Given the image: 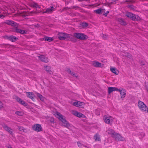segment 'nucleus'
Returning a JSON list of instances; mask_svg holds the SVG:
<instances>
[{"mask_svg": "<svg viewBox=\"0 0 148 148\" xmlns=\"http://www.w3.org/2000/svg\"><path fill=\"white\" fill-rule=\"evenodd\" d=\"M13 31L14 32L21 34H26L27 32V31L18 28V27L13 28Z\"/></svg>", "mask_w": 148, "mask_h": 148, "instance_id": "obj_6", "label": "nucleus"}, {"mask_svg": "<svg viewBox=\"0 0 148 148\" xmlns=\"http://www.w3.org/2000/svg\"><path fill=\"white\" fill-rule=\"evenodd\" d=\"M74 36L77 39L80 40H85L87 39V36L83 34L79 33H74Z\"/></svg>", "mask_w": 148, "mask_h": 148, "instance_id": "obj_2", "label": "nucleus"}, {"mask_svg": "<svg viewBox=\"0 0 148 148\" xmlns=\"http://www.w3.org/2000/svg\"><path fill=\"white\" fill-rule=\"evenodd\" d=\"M141 135L143 136L142 138H143L145 136V134L143 133H142L141 134Z\"/></svg>", "mask_w": 148, "mask_h": 148, "instance_id": "obj_48", "label": "nucleus"}, {"mask_svg": "<svg viewBox=\"0 0 148 148\" xmlns=\"http://www.w3.org/2000/svg\"><path fill=\"white\" fill-rule=\"evenodd\" d=\"M12 21L11 20H8L5 22V23L9 25H11V23L12 22Z\"/></svg>", "mask_w": 148, "mask_h": 148, "instance_id": "obj_38", "label": "nucleus"}, {"mask_svg": "<svg viewBox=\"0 0 148 148\" xmlns=\"http://www.w3.org/2000/svg\"><path fill=\"white\" fill-rule=\"evenodd\" d=\"M7 148H12L11 145H9L7 147Z\"/></svg>", "mask_w": 148, "mask_h": 148, "instance_id": "obj_51", "label": "nucleus"}, {"mask_svg": "<svg viewBox=\"0 0 148 148\" xmlns=\"http://www.w3.org/2000/svg\"><path fill=\"white\" fill-rule=\"evenodd\" d=\"M118 91L120 92L121 98H123L125 97L126 95L125 91L124 89L122 88L121 90L119 89Z\"/></svg>", "mask_w": 148, "mask_h": 148, "instance_id": "obj_12", "label": "nucleus"}, {"mask_svg": "<svg viewBox=\"0 0 148 148\" xmlns=\"http://www.w3.org/2000/svg\"><path fill=\"white\" fill-rule=\"evenodd\" d=\"M3 106V104L0 101V108H2Z\"/></svg>", "mask_w": 148, "mask_h": 148, "instance_id": "obj_44", "label": "nucleus"}, {"mask_svg": "<svg viewBox=\"0 0 148 148\" xmlns=\"http://www.w3.org/2000/svg\"><path fill=\"white\" fill-rule=\"evenodd\" d=\"M99 114H99V113L97 114V115H99Z\"/></svg>", "mask_w": 148, "mask_h": 148, "instance_id": "obj_58", "label": "nucleus"}, {"mask_svg": "<svg viewBox=\"0 0 148 148\" xmlns=\"http://www.w3.org/2000/svg\"><path fill=\"white\" fill-rule=\"evenodd\" d=\"M26 93L27 94V97L32 99V100H33L34 99V98L33 97L34 95L33 93L30 92H27Z\"/></svg>", "mask_w": 148, "mask_h": 148, "instance_id": "obj_19", "label": "nucleus"}, {"mask_svg": "<svg viewBox=\"0 0 148 148\" xmlns=\"http://www.w3.org/2000/svg\"><path fill=\"white\" fill-rule=\"evenodd\" d=\"M70 35L63 33L58 34V38L60 40H65L66 38L70 37Z\"/></svg>", "mask_w": 148, "mask_h": 148, "instance_id": "obj_5", "label": "nucleus"}, {"mask_svg": "<svg viewBox=\"0 0 148 148\" xmlns=\"http://www.w3.org/2000/svg\"><path fill=\"white\" fill-rule=\"evenodd\" d=\"M119 134L115 132L114 135L112 136V137L114 138L116 140H117L116 138H118V137L119 136Z\"/></svg>", "mask_w": 148, "mask_h": 148, "instance_id": "obj_27", "label": "nucleus"}, {"mask_svg": "<svg viewBox=\"0 0 148 148\" xmlns=\"http://www.w3.org/2000/svg\"><path fill=\"white\" fill-rule=\"evenodd\" d=\"M4 17V16L3 15L0 14V18H1L2 19Z\"/></svg>", "mask_w": 148, "mask_h": 148, "instance_id": "obj_46", "label": "nucleus"}, {"mask_svg": "<svg viewBox=\"0 0 148 148\" xmlns=\"http://www.w3.org/2000/svg\"><path fill=\"white\" fill-rule=\"evenodd\" d=\"M67 71L69 74H70L73 77H77V75L76 74H75L74 72H72L69 69H68L67 70Z\"/></svg>", "mask_w": 148, "mask_h": 148, "instance_id": "obj_22", "label": "nucleus"}, {"mask_svg": "<svg viewBox=\"0 0 148 148\" xmlns=\"http://www.w3.org/2000/svg\"><path fill=\"white\" fill-rule=\"evenodd\" d=\"M109 11H106V14H108L109 13Z\"/></svg>", "mask_w": 148, "mask_h": 148, "instance_id": "obj_56", "label": "nucleus"}, {"mask_svg": "<svg viewBox=\"0 0 148 148\" xmlns=\"http://www.w3.org/2000/svg\"><path fill=\"white\" fill-rule=\"evenodd\" d=\"M46 70L48 72H51L50 70V67L49 66H46Z\"/></svg>", "mask_w": 148, "mask_h": 148, "instance_id": "obj_36", "label": "nucleus"}, {"mask_svg": "<svg viewBox=\"0 0 148 148\" xmlns=\"http://www.w3.org/2000/svg\"><path fill=\"white\" fill-rule=\"evenodd\" d=\"M92 64L95 67H101V64L98 62L93 61Z\"/></svg>", "mask_w": 148, "mask_h": 148, "instance_id": "obj_14", "label": "nucleus"}, {"mask_svg": "<svg viewBox=\"0 0 148 148\" xmlns=\"http://www.w3.org/2000/svg\"><path fill=\"white\" fill-rule=\"evenodd\" d=\"M83 147H86V148H88V147L87 146H85V145H84V146H83Z\"/></svg>", "mask_w": 148, "mask_h": 148, "instance_id": "obj_57", "label": "nucleus"}, {"mask_svg": "<svg viewBox=\"0 0 148 148\" xmlns=\"http://www.w3.org/2000/svg\"><path fill=\"white\" fill-rule=\"evenodd\" d=\"M117 21L119 24L125 26L127 24L126 22L123 18H118Z\"/></svg>", "mask_w": 148, "mask_h": 148, "instance_id": "obj_16", "label": "nucleus"}, {"mask_svg": "<svg viewBox=\"0 0 148 148\" xmlns=\"http://www.w3.org/2000/svg\"><path fill=\"white\" fill-rule=\"evenodd\" d=\"M30 5L31 7L34 8H35L36 9L38 8H40V6L37 3L35 2H33L30 3Z\"/></svg>", "mask_w": 148, "mask_h": 148, "instance_id": "obj_17", "label": "nucleus"}, {"mask_svg": "<svg viewBox=\"0 0 148 148\" xmlns=\"http://www.w3.org/2000/svg\"><path fill=\"white\" fill-rule=\"evenodd\" d=\"M77 116L79 117V118H84L85 117V116L84 115L82 114V113L78 112Z\"/></svg>", "mask_w": 148, "mask_h": 148, "instance_id": "obj_31", "label": "nucleus"}, {"mask_svg": "<svg viewBox=\"0 0 148 148\" xmlns=\"http://www.w3.org/2000/svg\"><path fill=\"white\" fill-rule=\"evenodd\" d=\"M125 56L129 58H130L131 57L130 54L129 53H127L126 54Z\"/></svg>", "mask_w": 148, "mask_h": 148, "instance_id": "obj_43", "label": "nucleus"}, {"mask_svg": "<svg viewBox=\"0 0 148 148\" xmlns=\"http://www.w3.org/2000/svg\"><path fill=\"white\" fill-rule=\"evenodd\" d=\"M77 144L78 145V146L79 147H82L83 146H84V145L81 144L80 142L78 141L77 142Z\"/></svg>", "mask_w": 148, "mask_h": 148, "instance_id": "obj_35", "label": "nucleus"}, {"mask_svg": "<svg viewBox=\"0 0 148 148\" xmlns=\"http://www.w3.org/2000/svg\"><path fill=\"white\" fill-rule=\"evenodd\" d=\"M34 12H31L29 13V15H32V14Z\"/></svg>", "mask_w": 148, "mask_h": 148, "instance_id": "obj_53", "label": "nucleus"}, {"mask_svg": "<svg viewBox=\"0 0 148 148\" xmlns=\"http://www.w3.org/2000/svg\"><path fill=\"white\" fill-rule=\"evenodd\" d=\"M15 114L18 115V116H21L22 115V113L20 111H17L15 112Z\"/></svg>", "mask_w": 148, "mask_h": 148, "instance_id": "obj_37", "label": "nucleus"}, {"mask_svg": "<svg viewBox=\"0 0 148 148\" xmlns=\"http://www.w3.org/2000/svg\"><path fill=\"white\" fill-rule=\"evenodd\" d=\"M106 10L105 9H101V8L99 9L94 10V12L98 14H100L101 12H105Z\"/></svg>", "mask_w": 148, "mask_h": 148, "instance_id": "obj_18", "label": "nucleus"}, {"mask_svg": "<svg viewBox=\"0 0 148 148\" xmlns=\"http://www.w3.org/2000/svg\"><path fill=\"white\" fill-rule=\"evenodd\" d=\"M130 2V1L129 0H126L125 1V2Z\"/></svg>", "mask_w": 148, "mask_h": 148, "instance_id": "obj_52", "label": "nucleus"}, {"mask_svg": "<svg viewBox=\"0 0 148 148\" xmlns=\"http://www.w3.org/2000/svg\"><path fill=\"white\" fill-rule=\"evenodd\" d=\"M6 38L12 42H15L18 39V38L13 35H11L10 36H7Z\"/></svg>", "mask_w": 148, "mask_h": 148, "instance_id": "obj_8", "label": "nucleus"}, {"mask_svg": "<svg viewBox=\"0 0 148 148\" xmlns=\"http://www.w3.org/2000/svg\"><path fill=\"white\" fill-rule=\"evenodd\" d=\"M36 95L37 97L39 98L41 101H43L44 100V98L40 94L37 92L36 93Z\"/></svg>", "mask_w": 148, "mask_h": 148, "instance_id": "obj_24", "label": "nucleus"}, {"mask_svg": "<svg viewBox=\"0 0 148 148\" xmlns=\"http://www.w3.org/2000/svg\"><path fill=\"white\" fill-rule=\"evenodd\" d=\"M119 89L115 87H109L108 88V92L110 94L114 91H118Z\"/></svg>", "mask_w": 148, "mask_h": 148, "instance_id": "obj_11", "label": "nucleus"}, {"mask_svg": "<svg viewBox=\"0 0 148 148\" xmlns=\"http://www.w3.org/2000/svg\"><path fill=\"white\" fill-rule=\"evenodd\" d=\"M110 69L111 71L116 75H118L119 73L118 70L115 68H110Z\"/></svg>", "mask_w": 148, "mask_h": 148, "instance_id": "obj_21", "label": "nucleus"}, {"mask_svg": "<svg viewBox=\"0 0 148 148\" xmlns=\"http://www.w3.org/2000/svg\"><path fill=\"white\" fill-rule=\"evenodd\" d=\"M9 133L11 134H12L13 133V130L11 128H10V129H8L7 131Z\"/></svg>", "mask_w": 148, "mask_h": 148, "instance_id": "obj_39", "label": "nucleus"}, {"mask_svg": "<svg viewBox=\"0 0 148 148\" xmlns=\"http://www.w3.org/2000/svg\"><path fill=\"white\" fill-rule=\"evenodd\" d=\"M56 114L59 116V119L62 122H66V120L65 119L63 118V116L61 114L58 112H56Z\"/></svg>", "mask_w": 148, "mask_h": 148, "instance_id": "obj_15", "label": "nucleus"}, {"mask_svg": "<svg viewBox=\"0 0 148 148\" xmlns=\"http://www.w3.org/2000/svg\"><path fill=\"white\" fill-rule=\"evenodd\" d=\"M138 107L141 110L147 111L148 112V108L146 105L142 102L139 101L138 102Z\"/></svg>", "mask_w": 148, "mask_h": 148, "instance_id": "obj_4", "label": "nucleus"}, {"mask_svg": "<svg viewBox=\"0 0 148 148\" xmlns=\"http://www.w3.org/2000/svg\"><path fill=\"white\" fill-rule=\"evenodd\" d=\"M32 129L34 130L39 132L42 131V128L41 125L39 124H36L32 126Z\"/></svg>", "mask_w": 148, "mask_h": 148, "instance_id": "obj_7", "label": "nucleus"}, {"mask_svg": "<svg viewBox=\"0 0 148 148\" xmlns=\"http://www.w3.org/2000/svg\"><path fill=\"white\" fill-rule=\"evenodd\" d=\"M62 125L65 127H68L70 126L69 123L66 120V122H62Z\"/></svg>", "mask_w": 148, "mask_h": 148, "instance_id": "obj_25", "label": "nucleus"}, {"mask_svg": "<svg viewBox=\"0 0 148 148\" xmlns=\"http://www.w3.org/2000/svg\"><path fill=\"white\" fill-rule=\"evenodd\" d=\"M77 14L76 13H72L71 14V15L72 16H74L76 15Z\"/></svg>", "mask_w": 148, "mask_h": 148, "instance_id": "obj_45", "label": "nucleus"}, {"mask_svg": "<svg viewBox=\"0 0 148 148\" xmlns=\"http://www.w3.org/2000/svg\"><path fill=\"white\" fill-rule=\"evenodd\" d=\"M107 132L108 134L111 135L112 136L114 135L115 133L114 130L110 128H109L108 130H107Z\"/></svg>", "mask_w": 148, "mask_h": 148, "instance_id": "obj_20", "label": "nucleus"}, {"mask_svg": "<svg viewBox=\"0 0 148 148\" xmlns=\"http://www.w3.org/2000/svg\"><path fill=\"white\" fill-rule=\"evenodd\" d=\"M102 36L103 39H106L107 38L108 36L106 35L103 34Z\"/></svg>", "mask_w": 148, "mask_h": 148, "instance_id": "obj_42", "label": "nucleus"}, {"mask_svg": "<svg viewBox=\"0 0 148 148\" xmlns=\"http://www.w3.org/2000/svg\"><path fill=\"white\" fill-rule=\"evenodd\" d=\"M11 25L12 26L14 27V28H16L18 27V25L16 23L13 21H12Z\"/></svg>", "mask_w": 148, "mask_h": 148, "instance_id": "obj_28", "label": "nucleus"}, {"mask_svg": "<svg viewBox=\"0 0 148 148\" xmlns=\"http://www.w3.org/2000/svg\"><path fill=\"white\" fill-rule=\"evenodd\" d=\"M118 138H116L117 141H123L124 140V137H122L120 135L118 137Z\"/></svg>", "mask_w": 148, "mask_h": 148, "instance_id": "obj_33", "label": "nucleus"}, {"mask_svg": "<svg viewBox=\"0 0 148 148\" xmlns=\"http://www.w3.org/2000/svg\"><path fill=\"white\" fill-rule=\"evenodd\" d=\"M18 129L20 131H23L25 132V130L24 128L23 127L21 126H18Z\"/></svg>", "mask_w": 148, "mask_h": 148, "instance_id": "obj_34", "label": "nucleus"}, {"mask_svg": "<svg viewBox=\"0 0 148 148\" xmlns=\"http://www.w3.org/2000/svg\"><path fill=\"white\" fill-rule=\"evenodd\" d=\"M39 59L41 60L45 63H47L48 62V58L43 55H41L39 57Z\"/></svg>", "mask_w": 148, "mask_h": 148, "instance_id": "obj_13", "label": "nucleus"}, {"mask_svg": "<svg viewBox=\"0 0 148 148\" xmlns=\"http://www.w3.org/2000/svg\"><path fill=\"white\" fill-rule=\"evenodd\" d=\"M73 105L76 107H80L82 106V103L79 101L74 102L73 103Z\"/></svg>", "mask_w": 148, "mask_h": 148, "instance_id": "obj_23", "label": "nucleus"}, {"mask_svg": "<svg viewBox=\"0 0 148 148\" xmlns=\"http://www.w3.org/2000/svg\"><path fill=\"white\" fill-rule=\"evenodd\" d=\"M44 39L45 41H48L49 42H51L53 40V38L51 37H48L47 36H45Z\"/></svg>", "mask_w": 148, "mask_h": 148, "instance_id": "obj_26", "label": "nucleus"}, {"mask_svg": "<svg viewBox=\"0 0 148 148\" xmlns=\"http://www.w3.org/2000/svg\"><path fill=\"white\" fill-rule=\"evenodd\" d=\"M129 7L133 9L134 8V6L133 5H129Z\"/></svg>", "mask_w": 148, "mask_h": 148, "instance_id": "obj_47", "label": "nucleus"}, {"mask_svg": "<svg viewBox=\"0 0 148 148\" xmlns=\"http://www.w3.org/2000/svg\"><path fill=\"white\" fill-rule=\"evenodd\" d=\"M104 14H103L105 16H106L107 15V14H106V13L105 12V11Z\"/></svg>", "mask_w": 148, "mask_h": 148, "instance_id": "obj_54", "label": "nucleus"}, {"mask_svg": "<svg viewBox=\"0 0 148 148\" xmlns=\"http://www.w3.org/2000/svg\"><path fill=\"white\" fill-rule=\"evenodd\" d=\"M126 16L134 21H138L140 20V19L138 15L134 14L130 12L127 13Z\"/></svg>", "mask_w": 148, "mask_h": 148, "instance_id": "obj_1", "label": "nucleus"}, {"mask_svg": "<svg viewBox=\"0 0 148 148\" xmlns=\"http://www.w3.org/2000/svg\"><path fill=\"white\" fill-rule=\"evenodd\" d=\"M56 8H54L53 6H50L46 10L43 12V13H51L53 11L55 10Z\"/></svg>", "mask_w": 148, "mask_h": 148, "instance_id": "obj_10", "label": "nucleus"}, {"mask_svg": "<svg viewBox=\"0 0 148 148\" xmlns=\"http://www.w3.org/2000/svg\"><path fill=\"white\" fill-rule=\"evenodd\" d=\"M3 128L6 131L8 130V129H10V128L9 127H8L7 125L5 124L3 125Z\"/></svg>", "mask_w": 148, "mask_h": 148, "instance_id": "obj_30", "label": "nucleus"}, {"mask_svg": "<svg viewBox=\"0 0 148 148\" xmlns=\"http://www.w3.org/2000/svg\"><path fill=\"white\" fill-rule=\"evenodd\" d=\"M5 45H7V44H5ZM4 45H4V44H0V47H3V46Z\"/></svg>", "mask_w": 148, "mask_h": 148, "instance_id": "obj_50", "label": "nucleus"}, {"mask_svg": "<svg viewBox=\"0 0 148 148\" xmlns=\"http://www.w3.org/2000/svg\"><path fill=\"white\" fill-rule=\"evenodd\" d=\"M110 0V1H112L110 3V4H112L113 3H114V2H115L117 0Z\"/></svg>", "mask_w": 148, "mask_h": 148, "instance_id": "obj_41", "label": "nucleus"}, {"mask_svg": "<svg viewBox=\"0 0 148 148\" xmlns=\"http://www.w3.org/2000/svg\"><path fill=\"white\" fill-rule=\"evenodd\" d=\"M94 138L95 140H98L99 141L101 140V139L99 138V135L97 134H95L94 135Z\"/></svg>", "mask_w": 148, "mask_h": 148, "instance_id": "obj_29", "label": "nucleus"}, {"mask_svg": "<svg viewBox=\"0 0 148 148\" xmlns=\"http://www.w3.org/2000/svg\"><path fill=\"white\" fill-rule=\"evenodd\" d=\"M15 99L19 103L23 105L24 106H27V103L24 101L22 100L20 98L18 97H16Z\"/></svg>", "mask_w": 148, "mask_h": 148, "instance_id": "obj_9", "label": "nucleus"}, {"mask_svg": "<svg viewBox=\"0 0 148 148\" xmlns=\"http://www.w3.org/2000/svg\"><path fill=\"white\" fill-rule=\"evenodd\" d=\"M103 120L107 124H108L111 125L113 122V120L112 117L110 116H107L105 115L103 117Z\"/></svg>", "mask_w": 148, "mask_h": 148, "instance_id": "obj_3", "label": "nucleus"}, {"mask_svg": "<svg viewBox=\"0 0 148 148\" xmlns=\"http://www.w3.org/2000/svg\"><path fill=\"white\" fill-rule=\"evenodd\" d=\"M73 8H79V7H78V6H74L73 7Z\"/></svg>", "mask_w": 148, "mask_h": 148, "instance_id": "obj_55", "label": "nucleus"}, {"mask_svg": "<svg viewBox=\"0 0 148 148\" xmlns=\"http://www.w3.org/2000/svg\"><path fill=\"white\" fill-rule=\"evenodd\" d=\"M140 64L141 65H145L144 63L142 62H141Z\"/></svg>", "mask_w": 148, "mask_h": 148, "instance_id": "obj_49", "label": "nucleus"}, {"mask_svg": "<svg viewBox=\"0 0 148 148\" xmlns=\"http://www.w3.org/2000/svg\"><path fill=\"white\" fill-rule=\"evenodd\" d=\"M88 25V24L86 22H83L82 23V26L83 27L85 28L87 27Z\"/></svg>", "mask_w": 148, "mask_h": 148, "instance_id": "obj_32", "label": "nucleus"}, {"mask_svg": "<svg viewBox=\"0 0 148 148\" xmlns=\"http://www.w3.org/2000/svg\"><path fill=\"white\" fill-rule=\"evenodd\" d=\"M78 112L77 111H73V114L74 115L77 116L78 114Z\"/></svg>", "mask_w": 148, "mask_h": 148, "instance_id": "obj_40", "label": "nucleus"}]
</instances>
